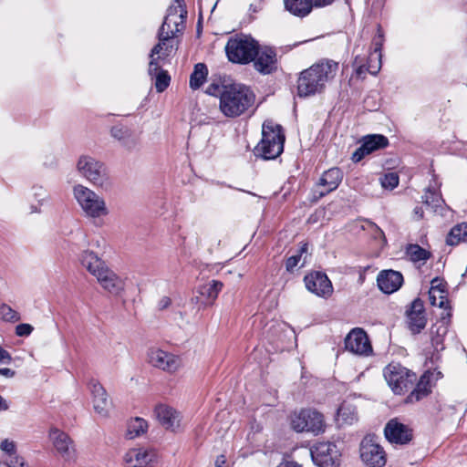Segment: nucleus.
Returning a JSON list of instances; mask_svg holds the SVG:
<instances>
[{
	"label": "nucleus",
	"instance_id": "1",
	"mask_svg": "<svg viewBox=\"0 0 467 467\" xmlns=\"http://www.w3.org/2000/svg\"><path fill=\"white\" fill-rule=\"evenodd\" d=\"M338 70V63L330 59L321 60L303 70L297 80L299 97H308L321 93L327 84L334 79Z\"/></svg>",
	"mask_w": 467,
	"mask_h": 467
},
{
	"label": "nucleus",
	"instance_id": "2",
	"mask_svg": "<svg viewBox=\"0 0 467 467\" xmlns=\"http://www.w3.org/2000/svg\"><path fill=\"white\" fill-rule=\"evenodd\" d=\"M80 263L88 272L96 277L101 287L113 296H119L125 290V280L119 276L99 255L90 250H85L79 257Z\"/></svg>",
	"mask_w": 467,
	"mask_h": 467
},
{
	"label": "nucleus",
	"instance_id": "3",
	"mask_svg": "<svg viewBox=\"0 0 467 467\" xmlns=\"http://www.w3.org/2000/svg\"><path fill=\"white\" fill-rule=\"evenodd\" d=\"M253 90L244 85L234 83L222 87L219 109L226 118H238L244 114L254 103Z\"/></svg>",
	"mask_w": 467,
	"mask_h": 467
},
{
	"label": "nucleus",
	"instance_id": "4",
	"mask_svg": "<svg viewBox=\"0 0 467 467\" xmlns=\"http://www.w3.org/2000/svg\"><path fill=\"white\" fill-rule=\"evenodd\" d=\"M164 17L163 23L158 31V43L164 44L163 57H169L174 47L173 40L182 33L184 28V21L187 11L183 5V0H173Z\"/></svg>",
	"mask_w": 467,
	"mask_h": 467
},
{
	"label": "nucleus",
	"instance_id": "5",
	"mask_svg": "<svg viewBox=\"0 0 467 467\" xmlns=\"http://www.w3.org/2000/svg\"><path fill=\"white\" fill-rule=\"evenodd\" d=\"M72 193L84 217L97 220L109 215L106 200L95 191L78 183L73 186Z\"/></svg>",
	"mask_w": 467,
	"mask_h": 467
},
{
	"label": "nucleus",
	"instance_id": "6",
	"mask_svg": "<svg viewBox=\"0 0 467 467\" xmlns=\"http://www.w3.org/2000/svg\"><path fill=\"white\" fill-rule=\"evenodd\" d=\"M285 135L280 125L266 120L262 128V140L254 149L256 156L274 160L284 150Z\"/></svg>",
	"mask_w": 467,
	"mask_h": 467
},
{
	"label": "nucleus",
	"instance_id": "7",
	"mask_svg": "<svg viewBox=\"0 0 467 467\" xmlns=\"http://www.w3.org/2000/svg\"><path fill=\"white\" fill-rule=\"evenodd\" d=\"M258 45V42L250 36L235 35L226 43V56L233 63L247 65L256 57Z\"/></svg>",
	"mask_w": 467,
	"mask_h": 467
},
{
	"label": "nucleus",
	"instance_id": "8",
	"mask_svg": "<svg viewBox=\"0 0 467 467\" xmlns=\"http://www.w3.org/2000/svg\"><path fill=\"white\" fill-rule=\"evenodd\" d=\"M384 377L395 394L400 395L410 389L417 375L399 363H390L384 368Z\"/></svg>",
	"mask_w": 467,
	"mask_h": 467
},
{
	"label": "nucleus",
	"instance_id": "9",
	"mask_svg": "<svg viewBox=\"0 0 467 467\" xmlns=\"http://www.w3.org/2000/svg\"><path fill=\"white\" fill-rule=\"evenodd\" d=\"M291 428L296 432H311L318 435L325 431L324 416L311 409H303L290 417Z\"/></svg>",
	"mask_w": 467,
	"mask_h": 467
},
{
	"label": "nucleus",
	"instance_id": "10",
	"mask_svg": "<svg viewBox=\"0 0 467 467\" xmlns=\"http://www.w3.org/2000/svg\"><path fill=\"white\" fill-rule=\"evenodd\" d=\"M384 42V36L380 27L378 28V33L372 41L373 51L368 57L367 63L364 64V58L359 55H356L353 65L356 67L358 76H362L365 73L377 75L381 67V50Z\"/></svg>",
	"mask_w": 467,
	"mask_h": 467
},
{
	"label": "nucleus",
	"instance_id": "11",
	"mask_svg": "<svg viewBox=\"0 0 467 467\" xmlns=\"http://www.w3.org/2000/svg\"><path fill=\"white\" fill-rule=\"evenodd\" d=\"M77 171L80 176L95 186L103 187L108 183L109 178L105 164L91 156H80L77 162Z\"/></svg>",
	"mask_w": 467,
	"mask_h": 467
},
{
	"label": "nucleus",
	"instance_id": "12",
	"mask_svg": "<svg viewBox=\"0 0 467 467\" xmlns=\"http://www.w3.org/2000/svg\"><path fill=\"white\" fill-rule=\"evenodd\" d=\"M164 44L157 43L150 50L148 73L155 79V88L158 92H163L170 85L171 77L166 70L161 68L160 61L163 57Z\"/></svg>",
	"mask_w": 467,
	"mask_h": 467
},
{
	"label": "nucleus",
	"instance_id": "13",
	"mask_svg": "<svg viewBox=\"0 0 467 467\" xmlns=\"http://www.w3.org/2000/svg\"><path fill=\"white\" fill-rule=\"evenodd\" d=\"M311 457L318 467H337L341 453L333 442H317L310 450Z\"/></svg>",
	"mask_w": 467,
	"mask_h": 467
},
{
	"label": "nucleus",
	"instance_id": "14",
	"mask_svg": "<svg viewBox=\"0 0 467 467\" xmlns=\"http://www.w3.org/2000/svg\"><path fill=\"white\" fill-rule=\"evenodd\" d=\"M360 457L368 467H383L386 464V453L377 443L374 436H366L360 443Z\"/></svg>",
	"mask_w": 467,
	"mask_h": 467
},
{
	"label": "nucleus",
	"instance_id": "15",
	"mask_svg": "<svg viewBox=\"0 0 467 467\" xmlns=\"http://www.w3.org/2000/svg\"><path fill=\"white\" fill-rule=\"evenodd\" d=\"M154 414L159 423L166 431L171 432H180L182 431V415L173 407L167 404H159L154 409Z\"/></svg>",
	"mask_w": 467,
	"mask_h": 467
},
{
	"label": "nucleus",
	"instance_id": "16",
	"mask_svg": "<svg viewBox=\"0 0 467 467\" xmlns=\"http://www.w3.org/2000/svg\"><path fill=\"white\" fill-rule=\"evenodd\" d=\"M49 438L56 451L65 462H70L76 460L74 441L66 432L57 428H52L49 431Z\"/></svg>",
	"mask_w": 467,
	"mask_h": 467
},
{
	"label": "nucleus",
	"instance_id": "17",
	"mask_svg": "<svg viewBox=\"0 0 467 467\" xmlns=\"http://www.w3.org/2000/svg\"><path fill=\"white\" fill-rule=\"evenodd\" d=\"M148 359L151 366L170 373L177 371L182 365L178 356L158 348L149 349Z\"/></svg>",
	"mask_w": 467,
	"mask_h": 467
},
{
	"label": "nucleus",
	"instance_id": "18",
	"mask_svg": "<svg viewBox=\"0 0 467 467\" xmlns=\"http://www.w3.org/2000/svg\"><path fill=\"white\" fill-rule=\"evenodd\" d=\"M346 349L358 356L368 357L373 348L367 333L359 327L353 328L345 338Z\"/></svg>",
	"mask_w": 467,
	"mask_h": 467
},
{
	"label": "nucleus",
	"instance_id": "19",
	"mask_svg": "<svg viewBox=\"0 0 467 467\" xmlns=\"http://www.w3.org/2000/svg\"><path fill=\"white\" fill-rule=\"evenodd\" d=\"M254 69L262 75H270L277 70V55L275 50L268 46L256 48V57L252 60Z\"/></svg>",
	"mask_w": 467,
	"mask_h": 467
},
{
	"label": "nucleus",
	"instance_id": "20",
	"mask_svg": "<svg viewBox=\"0 0 467 467\" xmlns=\"http://www.w3.org/2000/svg\"><path fill=\"white\" fill-rule=\"evenodd\" d=\"M304 281L306 289L319 297L327 298L333 294L332 283L325 273H310Z\"/></svg>",
	"mask_w": 467,
	"mask_h": 467
},
{
	"label": "nucleus",
	"instance_id": "21",
	"mask_svg": "<svg viewBox=\"0 0 467 467\" xmlns=\"http://www.w3.org/2000/svg\"><path fill=\"white\" fill-rule=\"evenodd\" d=\"M389 144V140L384 135L372 134L362 139L361 145L353 152L351 160L354 162L360 161L366 155L383 149Z\"/></svg>",
	"mask_w": 467,
	"mask_h": 467
},
{
	"label": "nucleus",
	"instance_id": "22",
	"mask_svg": "<svg viewBox=\"0 0 467 467\" xmlns=\"http://www.w3.org/2000/svg\"><path fill=\"white\" fill-rule=\"evenodd\" d=\"M123 459L127 467H147L157 460V452L151 448H132Z\"/></svg>",
	"mask_w": 467,
	"mask_h": 467
},
{
	"label": "nucleus",
	"instance_id": "23",
	"mask_svg": "<svg viewBox=\"0 0 467 467\" xmlns=\"http://www.w3.org/2000/svg\"><path fill=\"white\" fill-rule=\"evenodd\" d=\"M445 311L446 314H441L439 321L430 329L431 343L434 351L437 353L444 349L443 340L448 333V328L451 317V310L445 308Z\"/></svg>",
	"mask_w": 467,
	"mask_h": 467
},
{
	"label": "nucleus",
	"instance_id": "24",
	"mask_svg": "<svg viewBox=\"0 0 467 467\" xmlns=\"http://www.w3.org/2000/svg\"><path fill=\"white\" fill-rule=\"evenodd\" d=\"M384 432L386 439L395 444H406L412 438L411 430L397 420H390L387 423Z\"/></svg>",
	"mask_w": 467,
	"mask_h": 467
},
{
	"label": "nucleus",
	"instance_id": "25",
	"mask_svg": "<svg viewBox=\"0 0 467 467\" xmlns=\"http://www.w3.org/2000/svg\"><path fill=\"white\" fill-rule=\"evenodd\" d=\"M343 178V173L339 168H331L321 175L317 184V188L316 192L318 194L317 199H320L327 193L335 191L340 184Z\"/></svg>",
	"mask_w": 467,
	"mask_h": 467
},
{
	"label": "nucleus",
	"instance_id": "26",
	"mask_svg": "<svg viewBox=\"0 0 467 467\" xmlns=\"http://www.w3.org/2000/svg\"><path fill=\"white\" fill-rule=\"evenodd\" d=\"M408 326L413 334H419L426 326L427 319L424 313V305L420 298L412 301L407 310Z\"/></svg>",
	"mask_w": 467,
	"mask_h": 467
},
{
	"label": "nucleus",
	"instance_id": "27",
	"mask_svg": "<svg viewBox=\"0 0 467 467\" xmlns=\"http://www.w3.org/2000/svg\"><path fill=\"white\" fill-rule=\"evenodd\" d=\"M89 389L92 395L94 410L100 416L106 417L110 408V400L103 386L97 380L89 382Z\"/></svg>",
	"mask_w": 467,
	"mask_h": 467
},
{
	"label": "nucleus",
	"instance_id": "28",
	"mask_svg": "<svg viewBox=\"0 0 467 467\" xmlns=\"http://www.w3.org/2000/svg\"><path fill=\"white\" fill-rule=\"evenodd\" d=\"M379 288L385 294H392L398 291L403 284L401 273L394 270H382L377 277Z\"/></svg>",
	"mask_w": 467,
	"mask_h": 467
},
{
	"label": "nucleus",
	"instance_id": "29",
	"mask_svg": "<svg viewBox=\"0 0 467 467\" xmlns=\"http://www.w3.org/2000/svg\"><path fill=\"white\" fill-rule=\"evenodd\" d=\"M432 379V372L426 371L423 373L412 391L405 399V402L415 403L427 397L431 392V388L433 386Z\"/></svg>",
	"mask_w": 467,
	"mask_h": 467
},
{
	"label": "nucleus",
	"instance_id": "30",
	"mask_svg": "<svg viewBox=\"0 0 467 467\" xmlns=\"http://www.w3.org/2000/svg\"><path fill=\"white\" fill-rule=\"evenodd\" d=\"M110 135L129 150L135 149L139 142V139L134 131L121 124L113 126L110 130Z\"/></svg>",
	"mask_w": 467,
	"mask_h": 467
},
{
	"label": "nucleus",
	"instance_id": "31",
	"mask_svg": "<svg viewBox=\"0 0 467 467\" xmlns=\"http://www.w3.org/2000/svg\"><path fill=\"white\" fill-rule=\"evenodd\" d=\"M285 8L290 14L298 17H305L313 9L310 0H284Z\"/></svg>",
	"mask_w": 467,
	"mask_h": 467
},
{
	"label": "nucleus",
	"instance_id": "32",
	"mask_svg": "<svg viewBox=\"0 0 467 467\" xmlns=\"http://www.w3.org/2000/svg\"><path fill=\"white\" fill-rule=\"evenodd\" d=\"M31 194L36 204L29 206L30 213H40L42 212L41 207L50 200L48 191L42 185L36 184L31 188Z\"/></svg>",
	"mask_w": 467,
	"mask_h": 467
},
{
	"label": "nucleus",
	"instance_id": "33",
	"mask_svg": "<svg viewBox=\"0 0 467 467\" xmlns=\"http://www.w3.org/2000/svg\"><path fill=\"white\" fill-rule=\"evenodd\" d=\"M148 429L149 424L143 418H132L127 422L125 437L129 440L136 439L145 434Z\"/></svg>",
	"mask_w": 467,
	"mask_h": 467
},
{
	"label": "nucleus",
	"instance_id": "34",
	"mask_svg": "<svg viewBox=\"0 0 467 467\" xmlns=\"http://www.w3.org/2000/svg\"><path fill=\"white\" fill-rule=\"evenodd\" d=\"M223 285L217 280H212L199 287V294L206 299V304H213Z\"/></svg>",
	"mask_w": 467,
	"mask_h": 467
},
{
	"label": "nucleus",
	"instance_id": "35",
	"mask_svg": "<svg viewBox=\"0 0 467 467\" xmlns=\"http://www.w3.org/2000/svg\"><path fill=\"white\" fill-rule=\"evenodd\" d=\"M461 243H467V223L454 225L446 237L448 245L455 246Z\"/></svg>",
	"mask_w": 467,
	"mask_h": 467
},
{
	"label": "nucleus",
	"instance_id": "36",
	"mask_svg": "<svg viewBox=\"0 0 467 467\" xmlns=\"http://www.w3.org/2000/svg\"><path fill=\"white\" fill-rule=\"evenodd\" d=\"M208 69L205 64L198 63L194 66L193 72L190 77V87L198 89L206 80Z\"/></svg>",
	"mask_w": 467,
	"mask_h": 467
},
{
	"label": "nucleus",
	"instance_id": "37",
	"mask_svg": "<svg viewBox=\"0 0 467 467\" xmlns=\"http://www.w3.org/2000/svg\"><path fill=\"white\" fill-rule=\"evenodd\" d=\"M448 292L447 290H430L429 291V299L430 303L432 306H439L440 308H442L443 315L446 314L445 308L450 309L451 311V308L449 305V300L447 298Z\"/></svg>",
	"mask_w": 467,
	"mask_h": 467
},
{
	"label": "nucleus",
	"instance_id": "38",
	"mask_svg": "<svg viewBox=\"0 0 467 467\" xmlns=\"http://www.w3.org/2000/svg\"><path fill=\"white\" fill-rule=\"evenodd\" d=\"M422 199L424 204L431 208L434 212H437L444 202L440 192L435 190H431L430 188L426 190Z\"/></svg>",
	"mask_w": 467,
	"mask_h": 467
},
{
	"label": "nucleus",
	"instance_id": "39",
	"mask_svg": "<svg viewBox=\"0 0 467 467\" xmlns=\"http://www.w3.org/2000/svg\"><path fill=\"white\" fill-rule=\"evenodd\" d=\"M406 254L413 262H425L431 257V253L419 244H409L406 247Z\"/></svg>",
	"mask_w": 467,
	"mask_h": 467
},
{
	"label": "nucleus",
	"instance_id": "40",
	"mask_svg": "<svg viewBox=\"0 0 467 467\" xmlns=\"http://www.w3.org/2000/svg\"><path fill=\"white\" fill-rule=\"evenodd\" d=\"M307 250L308 244H303L296 254H294L287 258L285 262V268L288 272H293L295 270V268L298 265L299 262L301 261L302 255L304 254H306Z\"/></svg>",
	"mask_w": 467,
	"mask_h": 467
},
{
	"label": "nucleus",
	"instance_id": "41",
	"mask_svg": "<svg viewBox=\"0 0 467 467\" xmlns=\"http://www.w3.org/2000/svg\"><path fill=\"white\" fill-rule=\"evenodd\" d=\"M0 317L5 322L15 323L20 320L19 313L6 304L0 306Z\"/></svg>",
	"mask_w": 467,
	"mask_h": 467
},
{
	"label": "nucleus",
	"instance_id": "42",
	"mask_svg": "<svg viewBox=\"0 0 467 467\" xmlns=\"http://www.w3.org/2000/svg\"><path fill=\"white\" fill-rule=\"evenodd\" d=\"M381 186L384 189L393 190L399 184V175L396 172H389L380 178Z\"/></svg>",
	"mask_w": 467,
	"mask_h": 467
},
{
	"label": "nucleus",
	"instance_id": "43",
	"mask_svg": "<svg viewBox=\"0 0 467 467\" xmlns=\"http://www.w3.org/2000/svg\"><path fill=\"white\" fill-rule=\"evenodd\" d=\"M0 449L6 454V458H13L19 456L16 452V445L15 441L5 439L1 441Z\"/></svg>",
	"mask_w": 467,
	"mask_h": 467
},
{
	"label": "nucleus",
	"instance_id": "44",
	"mask_svg": "<svg viewBox=\"0 0 467 467\" xmlns=\"http://www.w3.org/2000/svg\"><path fill=\"white\" fill-rule=\"evenodd\" d=\"M368 229L370 231L374 239H380L383 244H386V237L383 231L374 223L368 222Z\"/></svg>",
	"mask_w": 467,
	"mask_h": 467
},
{
	"label": "nucleus",
	"instance_id": "45",
	"mask_svg": "<svg viewBox=\"0 0 467 467\" xmlns=\"http://www.w3.org/2000/svg\"><path fill=\"white\" fill-rule=\"evenodd\" d=\"M348 408L345 406H341L337 410V416L340 418L344 422L348 424H351L354 420H356V415L354 413H351L350 416L347 415Z\"/></svg>",
	"mask_w": 467,
	"mask_h": 467
},
{
	"label": "nucleus",
	"instance_id": "46",
	"mask_svg": "<svg viewBox=\"0 0 467 467\" xmlns=\"http://www.w3.org/2000/svg\"><path fill=\"white\" fill-rule=\"evenodd\" d=\"M33 329V327L29 324H19L16 327V334L18 337H27L32 333Z\"/></svg>",
	"mask_w": 467,
	"mask_h": 467
},
{
	"label": "nucleus",
	"instance_id": "47",
	"mask_svg": "<svg viewBox=\"0 0 467 467\" xmlns=\"http://www.w3.org/2000/svg\"><path fill=\"white\" fill-rule=\"evenodd\" d=\"M446 290V284L443 282L442 279L439 277H435L431 282V288L430 290Z\"/></svg>",
	"mask_w": 467,
	"mask_h": 467
},
{
	"label": "nucleus",
	"instance_id": "48",
	"mask_svg": "<svg viewBox=\"0 0 467 467\" xmlns=\"http://www.w3.org/2000/svg\"><path fill=\"white\" fill-rule=\"evenodd\" d=\"M12 361V357L8 351L0 346V364L9 365Z\"/></svg>",
	"mask_w": 467,
	"mask_h": 467
},
{
	"label": "nucleus",
	"instance_id": "49",
	"mask_svg": "<svg viewBox=\"0 0 467 467\" xmlns=\"http://www.w3.org/2000/svg\"><path fill=\"white\" fill-rule=\"evenodd\" d=\"M16 375V371L8 368H0V376L5 378V379H12Z\"/></svg>",
	"mask_w": 467,
	"mask_h": 467
},
{
	"label": "nucleus",
	"instance_id": "50",
	"mask_svg": "<svg viewBox=\"0 0 467 467\" xmlns=\"http://www.w3.org/2000/svg\"><path fill=\"white\" fill-rule=\"evenodd\" d=\"M221 91H222V88H220V87L218 85H214V84L210 85L207 88V93L210 95H213V96H216L217 92H218V95L220 96Z\"/></svg>",
	"mask_w": 467,
	"mask_h": 467
},
{
	"label": "nucleus",
	"instance_id": "51",
	"mask_svg": "<svg viewBox=\"0 0 467 467\" xmlns=\"http://www.w3.org/2000/svg\"><path fill=\"white\" fill-rule=\"evenodd\" d=\"M171 301L170 299V297L168 296H163L160 301H159V304H158V306L160 309H165L167 308L170 305H171Z\"/></svg>",
	"mask_w": 467,
	"mask_h": 467
},
{
	"label": "nucleus",
	"instance_id": "52",
	"mask_svg": "<svg viewBox=\"0 0 467 467\" xmlns=\"http://www.w3.org/2000/svg\"><path fill=\"white\" fill-rule=\"evenodd\" d=\"M423 214H424V212H423V209L422 207L420 206H416L414 209H413V218L415 220H420L423 218Z\"/></svg>",
	"mask_w": 467,
	"mask_h": 467
},
{
	"label": "nucleus",
	"instance_id": "53",
	"mask_svg": "<svg viewBox=\"0 0 467 467\" xmlns=\"http://www.w3.org/2000/svg\"><path fill=\"white\" fill-rule=\"evenodd\" d=\"M312 2L313 6H325L330 5L333 0H310Z\"/></svg>",
	"mask_w": 467,
	"mask_h": 467
},
{
	"label": "nucleus",
	"instance_id": "54",
	"mask_svg": "<svg viewBox=\"0 0 467 467\" xmlns=\"http://www.w3.org/2000/svg\"><path fill=\"white\" fill-rule=\"evenodd\" d=\"M226 462V459L224 455H220L215 460V467H223V464Z\"/></svg>",
	"mask_w": 467,
	"mask_h": 467
},
{
	"label": "nucleus",
	"instance_id": "55",
	"mask_svg": "<svg viewBox=\"0 0 467 467\" xmlns=\"http://www.w3.org/2000/svg\"><path fill=\"white\" fill-rule=\"evenodd\" d=\"M277 467H300V465L295 462H281Z\"/></svg>",
	"mask_w": 467,
	"mask_h": 467
},
{
	"label": "nucleus",
	"instance_id": "56",
	"mask_svg": "<svg viewBox=\"0 0 467 467\" xmlns=\"http://www.w3.org/2000/svg\"><path fill=\"white\" fill-rule=\"evenodd\" d=\"M8 410V403L6 400L0 395V410Z\"/></svg>",
	"mask_w": 467,
	"mask_h": 467
},
{
	"label": "nucleus",
	"instance_id": "57",
	"mask_svg": "<svg viewBox=\"0 0 467 467\" xmlns=\"http://www.w3.org/2000/svg\"><path fill=\"white\" fill-rule=\"evenodd\" d=\"M0 467H6V465H5V462H0Z\"/></svg>",
	"mask_w": 467,
	"mask_h": 467
},
{
	"label": "nucleus",
	"instance_id": "58",
	"mask_svg": "<svg viewBox=\"0 0 467 467\" xmlns=\"http://www.w3.org/2000/svg\"><path fill=\"white\" fill-rule=\"evenodd\" d=\"M305 262H306V257L304 258V262H303V264H301V266H304Z\"/></svg>",
	"mask_w": 467,
	"mask_h": 467
}]
</instances>
